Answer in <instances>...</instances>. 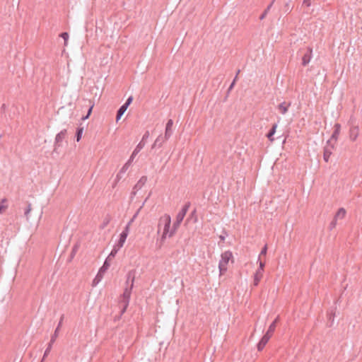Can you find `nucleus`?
I'll use <instances>...</instances> for the list:
<instances>
[{"label":"nucleus","mask_w":362,"mask_h":362,"mask_svg":"<svg viewBox=\"0 0 362 362\" xmlns=\"http://www.w3.org/2000/svg\"><path fill=\"white\" fill-rule=\"evenodd\" d=\"M190 202H187L181 209V211L177 214L176 220L173 223V227L170 228V223H171V218L170 216L165 214L163 216H161L159 219L158 223V227L160 226V225L163 224V233L161 237V241H163L166 235L168 234L169 237H172L177 230V228L180 227L181 223L182 222L189 206H190Z\"/></svg>","instance_id":"obj_1"},{"label":"nucleus","mask_w":362,"mask_h":362,"mask_svg":"<svg viewBox=\"0 0 362 362\" xmlns=\"http://www.w3.org/2000/svg\"><path fill=\"white\" fill-rule=\"evenodd\" d=\"M133 287L126 286L123 293L120 296L119 305L121 307L120 315H122L127 310L131 297L132 291Z\"/></svg>","instance_id":"obj_2"},{"label":"nucleus","mask_w":362,"mask_h":362,"mask_svg":"<svg viewBox=\"0 0 362 362\" xmlns=\"http://www.w3.org/2000/svg\"><path fill=\"white\" fill-rule=\"evenodd\" d=\"M221 258L218 263V269L220 275H223L227 271V265L229 260L233 257V254L230 251L228 250L221 254Z\"/></svg>","instance_id":"obj_3"},{"label":"nucleus","mask_w":362,"mask_h":362,"mask_svg":"<svg viewBox=\"0 0 362 362\" xmlns=\"http://www.w3.org/2000/svg\"><path fill=\"white\" fill-rule=\"evenodd\" d=\"M335 144L332 143L331 141H327V145L324 147L323 159L325 162H328L330 156L332 153V150L334 149Z\"/></svg>","instance_id":"obj_4"},{"label":"nucleus","mask_w":362,"mask_h":362,"mask_svg":"<svg viewBox=\"0 0 362 362\" xmlns=\"http://www.w3.org/2000/svg\"><path fill=\"white\" fill-rule=\"evenodd\" d=\"M66 134L67 130L64 129L56 135L54 141V151H57V148L62 146V142L65 139Z\"/></svg>","instance_id":"obj_5"},{"label":"nucleus","mask_w":362,"mask_h":362,"mask_svg":"<svg viewBox=\"0 0 362 362\" xmlns=\"http://www.w3.org/2000/svg\"><path fill=\"white\" fill-rule=\"evenodd\" d=\"M129 228H128V226H126V227L124 228V230L120 233L119 235V239L117 242V243L116 244V247H117L118 248H121L123 245H124V243H125V240L127 238V235L129 234Z\"/></svg>","instance_id":"obj_6"},{"label":"nucleus","mask_w":362,"mask_h":362,"mask_svg":"<svg viewBox=\"0 0 362 362\" xmlns=\"http://www.w3.org/2000/svg\"><path fill=\"white\" fill-rule=\"evenodd\" d=\"M359 134L358 126L350 124L349 128V139L351 141H354L356 140Z\"/></svg>","instance_id":"obj_7"},{"label":"nucleus","mask_w":362,"mask_h":362,"mask_svg":"<svg viewBox=\"0 0 362 362\" xmlns=\"http://www.w3.org/2000/svg\"><path fill=\"white\" fill-rule=\"evenodd\" d=\"M136 276V271L134 269H132L128 272L127 274V280H126V286L128 287H134V280Z\"/></svg>","instance_id":"obj_8"},{"label":"nucleus","mask_w":362,"mask_h":362,"mask_svg":"<svg viewBox=\"0 0 362 362\" xmlns=\"http://www.w3.org/2000/svg\"><path fill=\"white\" fill-rule=\"evenodd\" d=\"M313 49L310 47H307L305 52L302 57V65L305 66L309 64L312 58Z\"/></svg>","instance_id":"obj_9"},{"label":"nucleus","mask_w":362,"mask_h":362,"mask_svg":"<svg viewBox=\"0 0 362 362\" xmlns=\"http://www.w3.org/2000/svg\"><path fill=\"white\" fill-rule=\"evenodd\" d=\"M340 132L341 124L339 123H336L334 125V132L328 141H331L332 143H333L332 141H334V143L335 144L338 139Z\"/></svg>","instance_id":"obj_10"},{"label":"nucleus","mask_w":362,"mask_h":362,"mask_svg":"<svg viewBox=\"0 0 362 362\" xmlns=\"http://www.w3.org/2000/svg\"><path fill=\"white\" fill-rule=\"evenodd\" d=\"M173 125V119H168L167 122L166 126H165V139H168L173 134V130H172Z\"/></svg>","instance_id":"obj_11"},{"label":"nucleus","mask_w":362,"mask_h":362,"mask_svg":"<svg viewBox=\"0 0 362 362\" xmlns=\"http://www.w3.org/2000/svg\"><path fill=\"white\" fill-rule=\"evenodd\" d=\"M270 338L271 337L268 336L267 334H264V336L262 337V339L257 345V348L259 351L263 350V349L264 348L265 345L267 344Z\"/></svg>","instance_id":"obj_12"},{"label":"nucleus","mask_w":362,"mask_h":362,"mask_svg":"<svg viewBox=\"0 0 362 362\" xmlns=\"http://www.w3.org/2000/svg\"><path fill=\"white\" fill-rule=\"evenodd\" d=\"M279 317H277L272 322V324L269 325L267 332L265 333L266 334H267L268 336L269 337H272L274 332L275 331V329H276V324L277 322H279Z\"/></svg>","instance_id":"obj_13"},{"label":"nucleus","mask_w":362,"mask_h":362,"mask_svg":"<svg viewBox=\"0 0 362 362\" xmlns=\"http://www.w3.org/2000/svg\"><path fill=\"white\" fill-rule=\"evenodd\" d=\"M145 142H143V141H141L137 146H136L135 149L134 150L132 154L131 155L129 159L130 160H133L134 157L137 155V153L144 147Z\"/></svg>","instance_id":"obj_14"},{"label":"nucleus","mask_w":362,"mask_h":362,"mask_svg":"<svg viewBox=\"0 0 362 362\" xmlns=\"http://www.w3.org/2000/svg\"><path fill=\"white\" fill-rule=\"evenodd\" d=\"M276 128H277V123H274L272 128L269 129V131L268 132V133L267 134V139L271 141V142H273L274 141V135L276 132Z\"/></svg>","instance_id":"obj_15"},{"label":"nucleus","mask_w":362,"mask_h":362,"mask_svg":"<svg viewBox=\"0 0 362 362\" xmlns=\"http://www.w3.org/2000/svg\"><path fill=\"white\" fill-rule=\"evenodd\" d=\"M291 106V103L283 102L278 105V109L281 114L285 115L288 112V107Z\"/></svg>","instance_id":"obj_16"},{"label":"nucleus","mask_w":362,"mask_h":362,"mask_svg":"<svg viewBox=\"0 0 362 362\" xmlns=\"http://www.w3.org/2000/svg\"><path fill=\"white\" fill-rule=\"evenodd\" d=\"M127 107L126 105H122L117 112L116 121L118 122L122 116L124 115Z\"/></svg>","instance_id":"obj_17"},{"label":"nucleus","mask_w":362,"mask_h":362,"mask_svg":"<svg viewBox=\"0 0 362 362\" xmlns=\"http://www.w3.org/2000/svg\"><path fill=\"white\" fill-rule=\"evenodd\" d=\"M167 139H165V136L163 137L161 136H159L155 141L154 144L152 146V148H154L156 146L161 147L163 145V143L165 142Z\"/></svg>","instance_id":"obj_18"},{"label":"nucleus","mask_w":362,"mask_h":362,"mask_svg":"<svg viewBox=\"0 0 362 362\" xmlns=\"http://www.w3.org/2000/svg\"><path fill=\"white\" fill-rule=\"evenodd\" d=\"M263 276V272H259V271H256L255 274V276H254V286H257L260 281V279H262Z\"/></svg>","instance_id":"obj_19"},{"label":"nucleus","mask_w":362,"mask_h":362,"mask_svg":"<svg viewBox=\"0 0 362 362\" xmlns=\"http://www.w3.org/2000/svg\"><path fill=\"white\" fill-rule=\"evenodd\" d=\"M346 213V210L344 208H339L336 214L334 215L335 219L344 218L345 217Z\"/></svg>","instance_id":"obj_20"},{"label":"nucleus","mask_w":362,"mask_h":362,"mask_svg":"<svg viewBox=\"0 0 362 362\" xmlns=\"http://www.w3.org/2000/svg\"><path fill=\"white\" fill-rule=\"evenodd\" d=\"M110 262L109 259H105L103 265L100 268V274H104L110 267Z\"/></svg>","instance_id":"obj_21"},{"label":"nucleus","mask_w":362,"mask_h":362,"mask_svg":"<svg viewBox=\"0 0 362 362\" xmlns=\"http://www.w3.org/2000/svg\"><path fill=\"white\" fill-rule=\"evenodd\" d=\"M147 181V177L146 176H142L140 180L138 181V182L136 184L134 188L136 189H141L143 185H145V183Z\"/></svg>","instance_id":"obj_22"},{"label":"nucleus","mask_w":362,"mask_h":362,"mask_svg":"<svg viewBox=\"0 0 362 362\" xmlns=\"http://www.w3.org/2000/svg\"><path fill=\"white\" fill-rule=\"evenodd\" d=\"M119 249V248H118L117 247H116L115 245L113 249L112 250V251L110 252V253L109 254V255L107 256V257L105 259H109L110 262L112 259H113L115 258L116 254L117 253Z\"/></svg>","instance_id":"obj_23"},{"label":"nucleus","mask_w":362,"mask_h":362,"mask_svg":"<svg viewBox=\"0 0 362 362\" xmlns=\"http://www.w3.org/2000/svg\"><path fill=\"white\" fill-rule=\"evenodd\" d=\"M83 127H78L76 131V139L77 141H79L81 139L82 134H83Z\"/></svg>","instance_id":"obj_24"},{"label":"nucleus","mask_w":362,"mask_h":362,"mask_svg":"<svg viewBox=\"0 0 362 362\" xmlns=\"http://www.w3.org/2000/svg\"><path fill=\"white\" fill-rule=\"evenodd\" d=\"M52 344H51V341H49V344H48V346L47 347V349H45V353H44V355H43V358L42 359V361L40 362H43V360L47 356V355L49 354L51 349H52Z\"/></svg>","instance_id":"obj_25"},{"label":"nucleus","mask_w":362,"mask_h":362,"mask_svg":"<svg viewBox=\"0 0 362 362\" xmlns=\"http://www.w3.org/2000/svg\"><path fill=\"white\" fill-rule=\"evenodd\" d=\"M132 161V160H130V159H129L128 161L122 166V168L119 170V173H125L127 170L129 166L130 165Z\"/></svg>","instance_id":"obj_26"},{"label":"nucleus","mask_w":362,"mask_h":362,"mask_svg":"<svg viewBox=\"0 0 362 362\" xmlns=\"http://www.w3.org/2000/svg\"><path fill=\"white\" fill-rule=\"evenodd\" d=\"M78 246L77 245H75L73 248H72V250L71 252V254H70V257H69V260L71 261L74 257L75 256L76 253L78 251Z\"/></svg>","instance_id":"obj_27"},{"label":"nucleus","mask_w":362,"mask_h":362,"mask_svg":"<svg viewBox=\"0 0 362 362\" xmlns=\"http://www.w3.org/2000/svg\"><path fill=\"white\" fill-rule=\"evenodd\" d=\"M59 329L58 328H56L55 330H54V334L52 335L51 337V339H50V341H51V344H54V341H56V339L58 337V333H59Z\"/></svg>","instance_id":"obj_28"},{"label":"nucleus","mask_w":362,"mask_h":362,"mask_svg":"<svg viewBox=\"0 0 362 362\" xmlns=\"http://www.w3.org/2000/svg\"><path fill=\"white\" fill-rule=\"evenodd\" d=\"M64 40V45L66 46L69 40V34L66 32H63L59 35Z\"/></svg>","instance_id":"obj_29"},{"label":"nucleus","mask_w":362,"mask_h":362,"mask_svg":"<svg viewBox=\"0 0 362 362\" xmlns=\"http://www.w3.org/2000/svg\"><path fill=\"white\" fill-rule=\"evenodd\" d=\"M189 218L193 219V221L196 223L197 221V210L194 209L190 214Z\"/></svg>","instance_id":"obj_30"},{"label":"nucleus","mask_w":362,"mask_h":362,"mask_svg":"<svg viewBox=\"0 0 362 362\" xmlns=\"http://www.w3.org/2000/svg\"><path fill=\"white\" fill-rule=\"evenodd\" d=\"M93 106H94V105H93V104H92V105L90 106V107L88 108V112H87L86 115L83 116V117H82V119H83V120H86V119H87L90 117V115H91V113H92V110H93Z\"/></svg>","instance_id":"obj_31"},{"label":"nucleus","mask_w":362,"mask_h":362,"mask_svg":"<svg viewBox=\"0 0 362 362\" xmlns=\"http://www.w3.org/2000/svg\"><path fill=\"white\" fill-rule=\"evenodd\" d=\"M31 210H32L31 204H28L27 207L25 209V211H24V215L27 219H28V215Z\"/></svg>","instance_id":"obj_32"},{"label":"nucleus","mask_w":362,"mask_h":362,"mask_svg":"<svg viewBox=\"0 0 362 362\" xmlns=\"http://www.w3.org/2000/svg\"><path fill=\"white\" fill-rule=\"evenodd\" d=\"M103 274H100V271L98 272L95 278L93 279V284H98L101 280V279L103 278Z\"/></svg>","instance_id":"obj_33"},{"label":"nucleus","mask_w":362,"mask_h":362,"mask_svg":"<svg viewBox=\"0 0 362 362\" xmlns=\"http://www.w3.org/2000/svg\"><path fill=\"white\" fill-rule=\"evenodd\" d=\"M139 211H140V209H139L137 210V211L134 214V215L133 216V217L131 218V220L128 222V223L127 224V226H128V228L129 229V226L130 225L134 222V219L136 218V216H138L139 213Z\"/></svg>","instance_id":"obj_34"},{"label":"nucleus","mask_w":362,"mask_h":362,"mask_svg":"<svg viewBox=\"0 0 362 362\" xmlns=\"http://www.w3.org/2000/svg\"><path fill=\"white\" fill-rule=\"evenodd\" d=\"M4 202H6V199H3L0 203V214L7 208V206L3 204Z\"/></svg>","instance_id":"obj_35"},{"label":"nucleus","mask_w":362,"mask_h":362,"mask_svg":"<svg viewBox=\"0 0 362 362\" xmlns=\"http://www.w3.org/2000/svg\"><path fill=\"white\" fill-rule=\"evenodd\" d=\"M132 100H133V97L132 96H129L127 100H126V102L123 104V105H126L127 107L128 108V107L130 105V104L132 103Z\"/></svg>","instance_id":"obj_36"},{"label":"nucleus","mask_w":362,"mask_h":362,"mask_svg":"<svg viewBox=\"0 0 362 362\" xmlns=\"http://www.w3.org/2000/svg\"><path fill=\"white\" fill-rule=\"evenodd\" d=\"M337 220V219H335V218L334 217L333 220L331 221V223L329 224V230H332L333 228H334L336 227Z\"/></svg>","instance_id":"obj_37"},{"label":"nucleus","mask_w":362,"mask_h":362,"mask_svg":"<svg viewBox=\"0 0 362 362\" xmlns=\"http://www.w3.org/2000/svg\"><path fill=\"white\" fill-rule=\"evenodd\" d=\"M264 266H265L264 262L261 261V260H259V268H258V269L257 271L263 272H264Z\"/></svg>","instance_id":"obj_38"},{"label":"nucleus","mask_w":362,"mask_h":362,"mask_svg":"<svg viewBox=\"0 0 362 362\" xmlns=\"http://www.w3.org/2000/svg\"><path fill=\"white\" fill-rule=\"evenodd\" d=\"M334 313L332 311L328 314V319H329V321L331 322V324H332V322L334 321ZM331 325H330V326Z\"/></svg>","instance_id":"obj_39"},{"label":"nucleus","mask_w":362,"mask_h":362,"mask_svg":"<svg viewBox=\"0 0 362 362\" xmlns=\"http://www.w3.org/2000/svg\"><path fill=\"white\" fill-rule=\"evenodd\" d=\"M267 252V245H265L262 247V250H261V252H260V255H259V256H260V255H266Z\"/></svg>","instance_id":"obj_40"},{"label":"nucleus","mask_w":362,"mask_h":362,"mask_svg":"<svg viewBox=\"0 0 362 362\" xmlns=\"http://www.w3.org/2000/svg\"><path fill=\"white\" fill-rule=\"evenodd\" d=\"M148 136H149V132L148 131H146L144 133V136L142 137L141 141H143V142H145V141L148 138Z\"/></svg>","instance_id":"obj_41"},{"label":"nucleus","mask_w":362,"mask_h":362,"mask_svg":"<svg viewBox=\"0 0 362 362\" xmlns=\"http://www.w3.org/2000/svg\"><path fill=\"white\" fill-rule=\"evenodd\" d=\"M303 4L307 7H310L311 6V0H303Z\"/></svg>","instance_id":"obj_42"},{"label":"nucleus","mask_w":362,"mask_h":362,"mask_svg":"<svg viewBox=\"0 0 362 362\" xmlns=\"http://www.w3.org/2000/svg\"><path fill=\"white\" fill-rule=\"evenodd\" d=\"M274 2V0H273V1H272V2H271V3L267 6V7L266 8V9L264 10V11H267V13H269V11H270V9H271V8H272V5H273Z\"/></svg>","instance_id":"obj_43"},{"label":"nucleus","mask_w":362,"mask_h":362,"mask_svg":"<svg viewBox=\"0 0 362 362\" xmlns=\"http://www.w3.org/2000/svg\"><path fill=\"white\" fill-rule=\"evenodd\" d=\"M235 84V81H232V83H230V85L227 90L228 93H229L231 91V90L233 88Z\"/></svg>","instance_id":"obj_44"},{"label":"nucleus","mask_w":362,"mask_h":362,"mask_svg":"<svg viewBox=\"0 0 362 362\" xmlns=\"http://www.w3.org/2000/svg\"><path fill=\"white\" fill-rule=\"evenodd\" d=\"M291 9H292V8H290V5H289V4H288V3H286V4H285V11H286V12H287V11H288V12H290V11H291Z\"/></svg>","instance_id":"obj_45"},{"label":"nucleus","mask_w":362,"mask_h":362,"mask_svg":"<svg viewBox=\"0 0 362 362\" xmlns=\"http://www.w3.org/2000/svg\"><path fill=\"white\" fill-rule=\"evenodd\" d=\"M110 222V218H107L104 221L103 226H101L102 228H104Z\"/></svg>","instance_id":"obj_46"},{"label":"nucleus","mask_w":362,"mask_h":362,"mask_svg":"<svg viewBox=\"0 0 362 362\" xmlns=\"http://www.w3.org/2000/svg\"><path fill=\"white\" fill-rule=\"evenodd\" d=\"M267 11H264V12L262 13V15L259 16L260 20H263L267 16Z\"/></svg>","instance_id":"obj_47"},{"label":"nucleus","mask_w":362,"mask_h":362,"mask_svg":"<svg viewBox=\"0 0 362 362\" xmlns=\"http://www.w3.org/2000/svg\"><path fill=\"white\" fill-rule=\"evenodd\" d=\"M226 235H227V233H226V231H224V235H221L219 236V238H220V239H221V240H223H223H225Z\"/></svg>","instance_id":"obj_48"},{"label":"nucleus","mask_w":362,"mask_h":362,"mask_svg":"<svg viewBox=\"0 0 362 362\" xmlns=\"http://www.w3.org/2000/svg\"><path fill=\"white\" fill-rule=\"evenodd\" d=\"M63 317H64V316L62 315V317H61V320H60V321H59V324H58V325L57 327V328H58L59 330L60 329V327L62 326V320H63Z\"/></svg>","instance_id":"obj_49"},{"label":"nucleus","mask_w":362,"mask_h":362,"mask_svg":"<svg viewBox=\"0 0 362 362\" xmlns=\"http://www.w3.org/2000/svg\"><path fill=\"white\" fill-rule=\"evenodd\" d=\"M5 108H6V105H5V104H3V105H1V110H4H4H5Z\"/></svg>","instance_id":"obj_50"},{"label":"nucleus","mask_w":362,"mask_h":362,"mask_svg":"<svg viewBox=\"0 0 362 362\" xmlns=\"http://www.w3.org/2000/svg\"><path fill=\"white\" fill-rule=\"evenodd\" d=\"M121 174H122V173H119L117 175V180H119L121 178V176H120V175H121Z\"/></svg>","instance_id":"obj_51"},{"label":"nucleus","mask_w":362,"mask_h":362,"mask_svg":"<svg viewBox=\"0 0 362 362\" xmlns=\"http://www.w3.org/2000/svg\"><path fill=\"white\" fill-rule=\"evenodd\" d=\"M238 80V76L235 75L234 79L233 80V81H235V83H236V81Z\"/></svg>","instance_id":"obj_52"},{"label":"nucleus","mask_w":362,"mask_h":362,"mask_svg":"<svg viewBox=\"0 0 362 362\" xmlns=\"http://www.w3.org/2000/svg\"><path fill=\"white\" fill-rule=\"evenodd\" d=\"M240 69H238V70L237 71V72H236V75H237V76H238V74H240Z\"/></svg>","instance_id":"obj_53"}]
</instances>
